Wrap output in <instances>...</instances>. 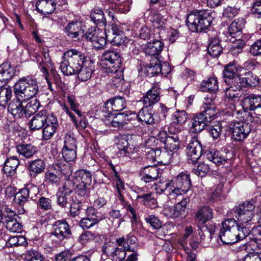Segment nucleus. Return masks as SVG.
Here are the masks:
<instances>
[{"instance_id": "obj_55", "label": "nucleus", "mask_w": 261, "mask_h": 261, "mask_svg": "<svg viewBox=\"0 0 261 261\" xmlns=\"http://www.w3.org/2000/svg\"><path fill=\"white\" fill-rule=\"evenodd\" d=\"M144 220L147 224H149L154 229L161 228L162 226L161 221L154 215H148L145 218Z\"/></svg>"}, {"instance_id": "obj_47", "label": "nucleus", "mask_w": 261, "mask_h": 261, "mask_svg": "<svg viewBox=\"0 0 261 261\" xmlns=\"http://www.w3.org/2000/svg\"><path fill=\"white\" fill-rule=\"evenodd\" d=\"M45 163L42 160L38 159L31 162L29 166L31 175L35 176L41 173L45 169Z\"/></svg>"}, {"instance_id": "obj_1", "label": "nucleus", "mask_w": 261, "mask_h": 261, "mask_svg": "<svg viewBox=\"0 0 261 261\" xmlns=\"http://www.w3.org/2000/svg\"><path fill=\"white\" fill-rule=\"evenodd\" d=\"M214 100L213 96L211 98H204L200 112L196 114L191 119L190 129L193 133L201 132L216 117Z\"/></svg>"}, {"instance_id": "obj_11", "label": "nucleus", "mask_w": 261, "mask_h": 261, "mask_svg": "<svg viewBox=\"0 0 261 261\" xmlns=\"http://www.w3.org/2000/svg\"><path fill=\"white\" fill-rule=\"evenodd\" d=\"M234 82V86L238 90L244 88H251L259 83L258 76L250 71H246L240 74Z\"/></svg>"}, {"instance_id": "obj_62", "label": "nucleus", "mask_w": 261, "mask_h": 261, "mask_svg": "<svg viewBox=\"0 0 261 261\" xmlns=\"http://www.w3.org/2000/svg\"><path fill=\"white\" fill-rule=\"evenodd\" d=\"M104 33L102 31L99 34L92 42V45L94 48L97 49L103 48L106 44V39L103 37Z\"/></svg>"}, {"instance_id": "obj_31", "label": "nucleus", "mask_w": 261, "mask_h": 261, "mask_svg": "<svg viewBox=\"0 0 261 261\" xmlns=\"http://www.w3.org/2000/svg\"><path fill=\"white\" fill-rule=\"evenodd\" d=\"M19 164V161L16 156H13L8 158L5 162L3 167L4 173L8 176L14 175Z\"/></svg>"}, {"instance_id": "obj_22", "label": "nucleus", "mask_w": 261, "mask_h": 261, "mask_svg": "<svg viewBox=\"0 0 261 261\" xmlns=\"http://www.w3.org/2000/svg\"><path fill=\"white\" fill-rule=\"evenodd\" d=\"M94 65L93 61L88 58L85 63L78 68L77 77L81 81H87L89 80L94 71Z\"/></svg>"}, {"instance_id": "obj_17", "label": "nucleus", "mask_w": 261, "mask_h": 261, "mask_svg": "<svg viewBox=\"0 0 261 261\" xmlns=\"http://www.w3.org/2000/svg\"><path fill=\"white\" fill-rule=\"evenodd\" d=\"M62 174L65 173L61 165L59 164H54L46 172L45 181L53 186H57L60 183Z\"/></svg>"}, {"instance_id": "obj_28", "label": "nucleus", "mask_w": 261, "mask_h": 261, "mask_svg": "<svg viewBox=\"0 0 261 261\" xmlns=\"http://www.w3.org/2000/svg\"><path fill=\"white\" fill-rule=\"evenodd\" d=\"M56 3L54 0H39L36 2L37 11L43 14H50L56 9Z\"/></svg>"}, {"instance_id": "obj_43", "label": "nucleus", "mask_w": 261, "mask_h": 261, "mask_svg": "<svg viewBox=\"0 0 261 261\" xmlns=\"http://www.w3.org/2000/svg\"><path fill=\"white\" fill-rule=\"evenodd\" d=\"M188 119V115L184 110H177L171 116V123L169 126H172L174 124L181 125L184 124Z\"/></svg>"}, {"instance_id": "obj_60", "label": "nucleus", "mask_w": 261, "mask_h": 261, "mask_svg": "<svg viewBox=\"0 0 261 261\" xmlns=\"http://www.w3.org/2000/svg\"><path fill=\"white\" fill-rule=\"evenodd\" d=\"M63 148L77 149L76 138L70 134H66L64 137Z\"/></svg>"}, {"instance_id": "obj_52", "label": "nucleus", "mask_w": 261, "mask_h": 261, "mask_svg": "<svg viewBox=\"0 0 261 261\" xmlns=\"http://www.w3.org/2000/svg\"><path fill=\"white\" fill-rule=\"evenodd\" d=\"M101 220V218H84L80 221V226L84 229H90L95 225L97 224Z\"/></svg>"}, {"instance_id": "obj_54", "label": "nucleus", "mask_w": 261, "mask_h": 261, "mask_svg": "<svg viewBox=\"0 0 261 261\" xmlns=\"http://www.w3.org/2000/svg\"><path fill=\"white\" fill-rule=\"evenodd\" d=\"M57 196V203L58 205L62 207L65 208L69 205L70 203V197L65 193H62L59 191L56 194Z\"/></svg>"}, {"instance_id": "obj_49", "label": "nucleus", "mask_w": 261, "mask_h": 261, "mask_svg": "<svg viewBox=\"0 0 261 261\" xmlns=\"http://www.w3.org/2000/svg\"><path fill=\"white\" fill-rule=\"evenodd\" d=\"M12 96L11 88L9 86L0 88V106L5 107Z\"/></svg>"}, {"instance_id": "obj_16", "label": "nucleus", "mask_w": 261, "mask_h": 261, "mask_svg": "<svg viewBox=\"0 0 261 261\" xmlns=\"http://www.w3.org/2000/svg\"><path fill=\"white\" fill-rule=\"evenodd\" d=\"M51 114L46 110H42L35 114L29 122V127L32 131L39 130L43 127L45 122Z\"/></svg>"}, {"instance_id": "obj_59", "label": "nucleus", "mask_w": 261, "mask_h": 261, "mask_svg": "<svg viewBox=\"0 0 261 261\" xmlns=\"http://www.w3.org/2000/svg\"><path fill=\"white\" fill-rule=\"evenodd\" d=\"M76 174L81 179V182H84L89 186L92 181V174L91 172L87 170H80L76 172Z\"/></svg>"}, {"instance_id": "obj_46", "label": "nucleus", "mask_w": 261, "mask_h": 261, "mask_svg": "<svg viewBox=\"0 0 261 261\" xmlns=\"http://www.w3.org/2000/svg\"><path fill=\"white\" fill-rule=\"evenodd\" d=\"M156 189L167 195H175V188L173 180H167L164 181L158 186Z\"/></svg>"}, {"instance_id": "obj_32", "label": "nucleus", "mask_w": 261, "mask_h": 261, "mask_svg": "<svg viewBox=\"0 0 261 261\" xmlns=\"http://www.w3.org/2000/svg\"><path fill=\"white\" fill-rule=\"evenodd\" d=\"M25 100H20L16 98V99L12 100L9 105L8 111L14 117L21 118L25 115L24 108L22 105V102Z\"/></svg>"}, {"instance_id": "obj_15", "label": "nucleus", "mask_w": 261, "mask_h": 261, "mask_svg": "<svg viewBox=\"0 0 261 261\" xmlns=\"http://www.w3.org/2000/svg\"><path fill=\"white\" fill-rule=\"evenodd\" d=\"M173 180L175 188V195L186 193L191 188V181L188 174L181 172Z\"/></svg>"}, {"instance_id": "obj_56", "label": "nucleus", "mask_w": 261, "mask_h": 261, "mask_svg": "<svg viewBox=\"0 0 261 261\" xmlns=\"http://www.w3.org/2000/svg\"><path fill=\"white\" fill-rule=\"evenodd\" d=\"M29 200V197L27 196L25 190L22 189L17 192L14 197V201L19 206H23Z\"/></svg>"}, {"instance_id": "obj_48", "label": "nucleus", "mask_w": 261, "mask_h": 261, "mask_svg": "<svg viewBox=\"0 0 261 261\" xmlns=\"http://www.w3.org/2000/svg\"><path fill=\"white\" fill-rule=\"evenodd\" d=\"M40 106V102L36 98L31 99L24 108L25 117H30L31 115L36 114Z\"/></svg>"}, {"instance_id": "obj_57", "label": "nucleus", "mask_w": 261, "mask_h": 261, "mask_svg": "<svg viewBox=\"0 0 261 261\" xmlns=\"http://www.w3.org/2000/svg\"><path fill=\"white\" fill-rule=\"evenodd\" d=\"M157 149H154V148H152V149L146 153L145 160L148 165H156V162H158V153H156Z\"/></svg>"}, {"instance_id": "obj_53", "label": "nucleus", "mask_w": 261, "mask_h": 261, "mask_svg": "<svg viewBox=\"0 0 261 261\" xmlns=\"http://www.w3.org/2000/svg\"><path fill=\"white\" fill-rule=\"evenodd\" d=\"M42 54V58H41V61L39 63V67L45 75H47L48 74L47 67L51 64V59L48 51L43 50Z\"/></svg>"}, {"instance_id": "obj_13", "label": "nucleus", "mask_w": 261, "mask_h": 261, "mask_svg": "<svg viewBox=\"0 0 261 261\" xmlns=\"http://www.w3.org/2000/svg\"><path fill=\"white\" fill-rule=\"evenodd\" d=\"M125 250V249L118 248L114 243H105L102 247L103 253L112 261H123L126 255Z\"/></svg>"}, {"instance_id": "obj_26", "label": "nucleus", "mask_w": 261, "mask_h": 261, "mask_svg": "<svg viewBox=\"0 0 261 261\" xmlns=\"http://www.w3.org/2000/svg\"><path fill=\"white\" fill-rule=\"evenodd\" d=\"M206 158L209 161L217 165L224 164L228 160L226 152L219 151L214 148H211L208 150L206 153Z\"/></svg>"}, {"instance_id": "obj_63", "label": "nucleus", "mask_w": 261, "mask_h": 261, "mask_svg": "<svg viewBox=\"0 0 261 261\" xmlns=\"http://www.w3.org/2000/svg\"><path fill=\"white\" fill-rule=\"evenodd\" d=\"M101 31V30L97 28H90L88 29L86 33H84V35L82 37L85 38L87 41L92 42L93 40L96 39V37H97Z\"/></svg>"}, {"instance_id": "obj_5", "label": "nucleus", "mask_w": 261, "mask_h": 261, "mask_svg": "<svg viewBox=\"0 0 261 261\" xmlns=\"http://www.w3.org/2000/svg\"><path fill=\"white\" fill-rule=\"evenodd\" d=\"M38 91V85L36 81L29 77L20 79L14 86L16 97L20 100L26 101L33 98Z\"/></svg>"}, {"instance_id": "obj_6", "label": "nucleus", "mask_w": 261, "mask_h": 261, "mask_svg": "<svg viewBox=\"0 0 261 261\" xmlns=\"http://www.w3.org/2000/svg\"><path fill=\"white\" fill-rule=\"evenodd\" d=\"M72 237V232L68 223L65 220L56 221L53 225L51 232L48 234V238L54 246L60 245L64 240Z\"/></svg>"}, {"instance_id": "obj_2", "label": "nucleus", "mask_w": 261, "mask_h": 261, "mask_svg": "<svg viewBox=\"0 0 261 261\" xmlns=\"http://www.w3.org/2000/svg\"><path fill=\"white\" fill-rule=\"evenodd\" d=\"M248 233V227L239 225L234 219H229L222 223L219 238L223 244L231 245L245 239Z\"/></svg>"}, {"instance_id": "obj_42", "label": "nucleus", "mask_w": 261, "mask_h": 261, "mask_svg": "<svg viewBox=\"0 0 261 261\" xmlns=\"http://www.w3.org/2000/svg\"><path fill=\"white\" fill-rule=\"evenodd\" d=\"M17 152L25 158L32 157L37 152L35 146L30 144H21L16 146Z\"/></svg>"}, {"instance_id": "obj_36", "label": "nucleus", "mask_w": 261, "mask_h": 261, "mask_svg": "<svg viewBox=\"0 0 261 261\" xmlns=\"http://www.w3.org/2000/svg\"><path fill=\"white\" fill-rule=\"evenodd\" d=\"M162 71L160 61L158 58L152 59L150 63L145 66L144 72L149 77L157 75Z\"/></svg>"}, {"instance_id": "obj_45", "label": "nucleus", "mask_w": 261, "mask_h": 261, "mask_svg": "<svg viewBox=\"0 0 261 261\" xmlns=\"http://www.w3.org/2000/svg\"><path fill=\"white\" fill-rule=\"evenodd\" d=\"M90 18L92 21L97 25L103 26L106 24V18L103 11L101 9H94L91 12Z\"/></svg>"}, {"instance_id": "obj_38", "label": "nucleus", "mask_w": 261, "mask_h": 261, "mask_svg": "<svg viewBox=\"0 0 261 261\" xmlns=\"http://www.w3.org/2000/svg\"><path fill=\"white\" fill-rule=\"evenodd\" d=\"M148 108L144 106V108L139 111L136 117L142 123H144L146 124H154L156 121L154 118V115L149 112L147 109Z\"/></svg>"}, {"instance_id": "obj_51", "label": "nucleus", "mask_w": 261, "mask_h": 261, "mask_svg": "<svg viewBox=\"0 0 261 261\" xmlns=\"http://www.w3.org/2000/svg\"><path fill=\"white\" fill-rule=\"evenodd\" d=\"M138 243L136 237H135L132 232L127 234L126 236V242L124 249L128 251L135 252Z\"/></svg>"}, {"instance_id": "obj_44", "label": "nucleus", "mask_w": 261, "mask_h": 261, "mask_svg": "<svg viewBox=\"0 0 261 261\" xmlns=\"http://www.w3.org/2000/svg\"><path fill=\"white\" fill-rule=\"evenodd\" d=\"M15 74V69L10 62H5L0 65V76L7 81L11 80Z\"/></svg>"}, {"instance_id": "obj_12", "label": "nucleus", "mask_w": 261, "mask_h": 261, "mask_svg": "<svg viewBox=\"0 0 261 261\" xmlns=\"http://www.w3.org/2000/svg\"><path fill=\"white\" fill-rule=\"evenodd\" d=\"M133 115H135V114H131L126 111L115 114L109 113L108 118H106L105 122L108 125H111L114 127H122L133 118Z\"/></svg>"}, {"instance_id": "obj_35", "label": "nucleus", "mask_w": 261, "mask_h": 261, "mask_svg": "<svg viewBox=\"0 0 261 261\" xmlns=\"http://www.w3.org/2000/svg\"><path fill=\"white\" fill-rule=\"evenodd\" d=\"M189 201V198H185L178 202L174 207L171 217L172 218L185 217L187 213V204Z\"/></svg>"}, {"instance_id": "obj_4", "label": "nucleus", "mask_w": 261, "mask_h": 261, "mask_svg": "<svg viewBox=\"0 0 261 261\" xmlns=\"http://www.w3.org/2000/svg\"><path fill=\"white\" fill-rule=\"evenodd\" d=\"M213 17L208 10H200L191 11L187 16V22L193 32L199 33L207 29L212 22Z\"/></svg>"}, {"instance_id": "obj_40", "label": "nucleus", "mask_w": 261, "mask_h": 261, "mask_svg": "<svg viewBox=\"0 0 261 261\" xmlns=\"http://www.w3.org/2000/svg\"><path fill=\"white\" fill-rule=\"evenodd\" d=\"M247 241L251 242L250 245L255 246L258 248H261V229H253L250 231L249 229V233L245 238Z\"/></svg>"}, {"instance_id": "obj_18", "label": "nucleus", "mask_w": 261, "mask_h": 261, "mask_svg": "<svg viewBox=\"0 0 261 261\" xmlns=\"http://www.w3.org/2000/svg\"><path fill=\"white\" fill-rule=\"evenodd\" d=\"M202 148L200 142L197 138L191 139L187 147V155L192 163H195L198 161L202 154Z\"/></svg>"}, {"instance_id": "obj_50", "label": "nucleus", "mask_w": 261, "mask_h": 261, "mask_svg": "<svg viewBox=\"0 0 261 261\" xmlns=\"http://www.w3.org/2000/svg\"><path fill=\"white\" fill-rule=\"evenodd\" d=\"M122 68H117L115 72H112L114 74L111 79V85L112 88H117L121 86L124 83L123 74L122 72Z\"/></svg>"}, {"instance_id": "obj_37", "label": "nucleus", "mask_w": 261, "mask_h": 261, "mask_svg": "<svg viewBox=\"0 0 261 261\" xmlns=\"http://www.w3.org/2000/svg\"><path fill=\"white\" fill-rule=\"evenodd\" d=\"M105 105L109 108H111L115 112L122 111L126 107V102L124 98L121 96H116L108 100Z\"/></svg>"}, {"instance_id": "obj_8", "label": "nucleus", "mask_w": 261, "mask_h": 261, "mask_svg": "<svg viewBox=\"0 0 261 261\" xmlns=\"http://www.w3.org/2000/svg\"><path fill=\"white\" fill-rule=\"evenodd\" d=\"M120 54L116 50H108L105 51L101 57L102 64L106 65L105 68L108 73L115 72L121 63Z\"/></svg>"}, {"instance_id": "obj_41", "label": "nucleus", "mask_w": 261, "mask_h": 261, "mask_svg": "<svg viewBox=\"0 0 261 261\" xmlns=\"http://www.w3.org/2000/svg\"><path fill=\"white\" fill-rule=\"evenodd\" d=\"M245 22L244 19L242 18L233 21L228 28L229 34L234 38L239 37L242 29L244 28Z\"/></svg>"}, {"instance_id": "obj_29", "label": "nucleus", "mask_w": 261, "mask_h": 261, "mask_svg": "<svg viewBox=\"0 0 261 261\" xmlns=\"http://www.w3.org/2000/svg\"><path fill=\"white\" fill-rule=\"evenodd\" d=\"M200 90L203 92H207L212 94V96L215 98V94L218 90V84L217 79L215 77L208 78L207 80L203 81L200 87ZM208 98V97H207Z\"/></svg>"}, {"instance_id": "obj_39", "label": "nucleus", "mask_w": 261, "mask_h": 261, "mask_svg": "<svg viewBox=\"0 0 261 261\" xmlns=\"http://www.w3.org/2000/svg\"><path fill=\"white\" fill-rule=\"evenodd\" d=\"M223 48L220 44V41L216 38H212L207 47L209 55L213 57H218L222 51Z\"/></svg>"}, {"instance_id": "obj_19", "label": "nucleus", "mask_w": 261, "mask_h": 261, "mask_svg": "<svg viewBox=\"0 0 261 261\" xmlns=\"http://www.w3.org/2000/svg\"><path fill=\"white\" fill-rule=\"evenodd\" d=\"M59 126L57 117L51 114L48 118L46 123L42 128V138L45 140L50 139L56 133Z\"/></svg>"}, {"instance_id": "obj_58", "label": "nucleus", "mask_w": 261, "mask_h": 261, "mask_svg": "<svg viewBox=\"0 0 261 261\" xmlns=\"http://www.w3.org/2000/svg\"><path fill=\"white\" fill-rule=\"evenodd\" d=\"M109 215L110 219H112L114 221L115 220H117V227H119L121 223L124 221L123 214L120 210L113 208L109 212Z\"/></svg>"}, {"instance_id": "obj_23", "label": "nucleus", "mask_w": 261, "mask_h": 261, "mask_svg": "<svg viewBox=\"0 0 261 261\" xmlns=\"http://www.w3.org/2000/svg\"><path fill=\"white\" fill-rule=\"evenodd\" d=\"M85 31L83 29L81 21H71L65 28V32L70 38L79 39V37L83 36Z\"/></svg>"}, {"instance_id": "obj_7", "label": "nucleus", "mask_w": 261, "mask_h": 261, "mask_svg": "<svg viewBox=\"0 0 261 261\" xmlns=\"http://www.w3.org/2000/svg\"><path fill=\"white\" fill-rule=\"evenodd\" d=\"M254 204L248 201H245L235 208V217L240 222L239 225L245 226L244 224H247L252 219L254 215Z\"/></svg>"}, {"instance_id": "obj_10", "label": "nucleus", "mask_w": 261, "mask_h": 261, "mask_svg": "<svg viewBox=\"0 0 261 261\" xmlns=\"http://www.w3.org/2000/svg\"><path fill=\"white\" fill-rule=\"evenodd\" d=\"M2 216L7 230L12 232L20 233L22 231V225L17 221L18 216L15 212L9 208H5L3 210Z\"/></svg>"}, {"instance_id": "obj_24", "label": "nucleus", "mask_w": 261, "mask_h": 261, "mask_svg": "<svg viewBox=\"0 0 261 261\" xmlns=\"http://www.w3.org/2000/svg\"><path fill=\"white\" fill-rule=\"evenodd\" d=\"M160 88L156 86H153L143 97L144 106L150 107L158 102L160 99Z\"/></svg>"}, {"instance_id": "obj_33", "label": "nucleus", "mask_w": 261, "mask_h": 261, "mask_svg": "<svg viewBox=\"0 0 261 261\" xmlns=\"http://www.w3.org/2000/svg\"><path fill=\"white\" fill-rule=\"evenodd\" d=\"M157 153H158V163H161L164 165H167L170 163H176V158H178V153L170 152L169 150H165L162 151L160 149H157Z\"/></svg>"}, {"instance_id": "obj_3", "label": "nucleus", "mask_w": 261, "mask_h": 261, "mask_svg": "<svg viewBox=\"0 0 261 261\" xmlns=\"http://www.w3.org/2000/svg\"><path fill=\"white\" fill-rule=\"evenodd\" d=\"M89 57H86L81 51L75 49H69L64 53L63 61L61 63L60 68L64 75L75 74L78 68L83 65Z\"/></svg>"}, {"instance_id": "obj_64", "label": "nucleus", "mask_w": 261, "mask_h": 261, "mask_svg": "<svg viewBox=\"0 0 261 261\" xmlns=\"http://www.w3.org/2000/svg\"><path fill=\"white\" fill-rule=\"evenodd\" d=\"M209 170L208 165L203 163L199 164L196 168L192 170V172L197 176L203 177L209 171Z\"/></svg>"}, {"instance_id": "obj_30", "label": "nucleus", "mask_w": 261, "mask_h": 261, "mask_svg": "<svg viewBox=\"0 0 261 261\" xmlns=\"http://www.w3.org/2000/svg\"><path fill=\"white\" fill-rule=\"evenodd\" d=\"M164 48V43L160 40L148 42L144 48L146 55L150 56L159 55Z\"/></svg>"}, {"instance_id": "obj_27", "label": "nucleus", "mask_w": 261, "mask_h": 261, "mask_svg": "<svg viewBox=\"0 0 261 261\" xmlns=\"http://www.w3.org/2000/svg\"><path fill=\"white\" fill-rule=\"evenodd\" d=\"M213 217L212 208L208 206H204L198 210L195 215L196 222L199 225H205V223Z\"/></svg>"}, {"instance_id": "obj_25", "label": "nucleus", "mask_w": 261, "mask_h": 261, "mask_svg": "<svg viewBox=\"0 0 261 261\" xmlns=\"http://www.w3.org/2000/svg\"><path fill=\"white\" fill-rule=\"evenodd\" d=\"M142 180L149 183L156 180L159 176V168L153 165H148L141 169Z\"/></svg>"}, {"instance_id": "obj_61", "label": "nucleus", "mask_w": 261, "mask_h": 261, "mask_svg": "<svg viewBox=\"0 0 261 261\" xmlns=\"http://www.w3.org/2000/svg\"><path fill=\"white\" fill-rule=\"evenodd\" d=\"M76 149L70 148L62 149L63 157L67 162L73 161L76 159Z\"/></svg>"}, {"instance_id": "obj_20", "label": "nucleus", "mask_w": 261, "mask_h": 261, "mask_svg": "<svg viewBox=\"0 0 261 261\" xmlns=\"http://www.w3.org/2000/svg\"><path fill=\"white\" fill-rule=\"evenodd\" d=\"M106 36L113 45L118 46L124 42L125 36L122 31L120 30L116 25H113L109 30Z\"/></svg>"}, {"instance_id": "obj_21", "label": "nucleus", "mask_w": 261, "mask_h": 261, "mask_svg": "<svg viewBox=\"0 0 261 261\" xmlns=\"http://www.w3.org/2000/svg\"><path fill=\"white\" fill-rule=\"evenodd\" d=\"M242 106L246 110L254 111L261 107V95L251 94L243 97Z\"/></svg>"}, {"instance_id": "obj_9", "label": "nucleus", "mask_w": 261, "mask_h": 261, "mask_svg": "<svg viewBox=\"0 0 261 261\" xmlns=\"http://www.w3.org/2000/svg\"><path fill=\"white\" fill-rule=\"evenodd\" d=\"M251 126L250 123L242 120L230 123L229 127L231 130L232 138L236 141H243L251 132Z\"/></svg>"}, {"instance_id": "obj_14", "label": "nucleus", "mask_w": 261, "mask_h": 261, "mask_svg": "<svg viewBox=\"0 0 261 261\" xmlns=\"http://www.w3.org/2000/svg\"><path fill=\"white\" fill-rule=\"evenodd\" d=\"M179 127L173 128L172 126H168L167 130L171 137L165 140V148L170 152L178 153V150L180 147V141L177 134L180 132Z\"/></svg>"}, {"instance_id": "obj_34", "label": "nucleus", "mask_w": 261, "mask_h": 261, "mask_svg": "<svg viewBox=\"0 0 261 261\" xmlns=\"http://www.w3.org/2000/svg\"><path fill=\"white\" fill-rule=\"evenodd\" d=\"M225 82L227 85L234 86V82L237 80L239 75L237 74V69L233 64H229L225 67L223 72Z\"/></svg>"}]
</instances>
